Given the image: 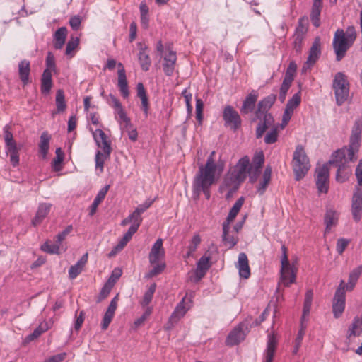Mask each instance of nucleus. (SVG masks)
<instances>
[{"mask_svg": "<svg viewBox=\"0 0 362 362\" xmlns=\"http://www.w3.org/2000/svg\"><path fill=\"white\" fill-rule=\"evenodd\" d=\"M221 173V170L216 168L212 160L206 161L205 165H199L192 182L193 194L197 197L203 192L207 199L210 198V188L214 185Z\"/></svg>", "mask_w": 362, "mask_h": 362, "instance_id": "nucleus-1", "label": "nucleus"}, {"mask_svg": "<svg viewBox=\"0 0 362 362\" xmlns=\"http://www.w3.org/2000/svg\"><path fill=\"white\" fill-rule=\"evenodd\" d=\"M350 151L346 147L337 150L332 154L329 164L337 168L336 180L338 182H345L351 174L350 163L357 160V156L349 155Z\"/></svg>", "mask_w": 362, "mask_h": 362, "instance_id": "nucleus-2", "label": "nucleus"}, {"mask_svg": "<svg viewBox=\"0 0 362 362\" xmlns=\"http://www.w3.org/2000/svg\"><path fill=\"white\" fill-rule=\"evenodd\" d=\"M292 166L296 180L303 178L310 168L309 158L301 145H298L296 147L293 152Z\"/></svg>", "mask_w": 362, "mask_h": 362, "instance_id": "nucleus-3", "label": "nucleus"}, {"mask_svg": "<svg viewBox=\"0 0 362 362\" xmlns=\"http://www.w3.org/2000/svg\"><path fill=\"white\" fill-rule=\"evenodd\" d=\"M282 256L281 258V280L286 286H289L296 280V268L291 264L288 258L287 248L284 244L281 245Z\"/></svg>", "mask_w": 362, "mask_h": 362, "instance_id": "nucleus-4", "label": "nucleus"}, {"mask_svg": "<svg viewBox=\"0 0 362 362\" xmlns=\"http://www.w3.org/2000/svg\"><path fill=\"white\" fill-rule=\"evenodd\" d=\"M333 89L337 104L340 106L347 100L349 93V83L342 72L336 74L333 81Z\"/></svg>", "mask_w": 362, "mask_h": 362, "instance_id": "nucleus-5", "label": "nucleus"}, {"mask_svg": "<svg viewBox=\"0 0 362 362\" xmlns=\"http://www.w3.org/2000/svg\"><path fill=\"white\" fill-rule=\"evenodd\" d=\"M9 125L4 127V137L6 144V153L10 156V161L13 166L16 167L19 164V150L20 147L17 146L13 139V134L10 130Z\"/></svg>", "mask_w": 362, "mask_h": 362, "instance_id": "nucleus-6", "label": "nucleus"}, {"mask_svg": "<svg viewBox=\"0 0 362 362\" xmlns=\"http://www.w3.org/2000/svg\"><path fill=\"white\" fill-rule=\"evenodd\" d=\"M332 45L336 54V59L339 62L345 56L346 51L351 47L353 42H349L346 38L345 33L343 30L338 29L335 32Z\"/></svg>", "mask_w": 362, "mask_h": 362, "instance_id": "nucleus-7", "label": "nucleus"}, {"mask_svg": "<svg viewBox=\"0 0 362 362\" xmlns=\"http://www.w3.org/2000/svg\"><path fill=\"white\" fill-rule=\"evenodd\" d=\"M315 184L320 193H327L329 185V171L327 163L316 168Z\"/></svg>", "mask_w": 362, "mask_h": 362, "instance_id": "nucleus-8", "label": "nucleus"}, {"mask_svg": "<svg viewBox=\"0 0 362 362\" xmlns=\"http://www.w3.org/2000/svg\"><path fill=\"white\" fill-rule=\"evenodd\" d=\"M224 125L236 131L241 126V118L238 112L230 105H227L223 111Z\"/></svg>", "mask_w": 362, "mask_h": 362, "instance_id": "nucleus-9", "label": "nucleus"}, {"mask_svg": "<svg viewBox=\"0 0 362 362\" xmlns=\"http://www.w3.org/2000/svg\"><path fill=\"white\" fill-rule=\"evenodd\" d=\"M192 299L187 298L185 296L182 300L177 305L174 311L171 314L168 323V328L170 329L173 327L175 323H177L180 318H182L187 310L190 308Z\"/></svg>", "mask_w": 362, "mask_h": 362, "instance_id": "nucleus-10", "label": "nucleus"}, {"mask_svg": "<svg viewBox=\"0 0 362 362\" xmlns=\"http://www.w3.org/2000/svg\"><path fill=\"white\" fill-rule=\"evenodd\" d=\"M343 285L344 280H341L333 298L332 311L334 316L336 318H338L341 315L345 308L346 295L343 291Z\"/></svg>", "mask_w": 362, "mask_h": 362, "instance_id": "nucleus-11", "label": "nucleus"}, {"mask_svg": "<svg viewBox=\"0 0 362 362\" xmlns=\"http://www.w3.org/2000/svg\"><path fill=\"white\" fill-rule=\"evenodd\" d=\"M210 257L202 256L197 263V268L190 273L189 280L194 283H198L206 274V272L211 267L209 262Z\"/></svg>", "mask_w": 362, "mask_h": 362, "instance_id": "nucleus-12", "label": "nucleus"}, {"mask_svg": "<svg viewBox=\"0 0 362 362\" xmlns=\"http://www.w3.org/2000/svg\"><path fill=\"white\" fill-rule=\"evenodd\" d=\"M305 20L300 18L298 20V24L295 30L293 35V49L296 53H300L302 49L303 42L305 37L308 28L305 25Z\"/></svg>", "mask_w": 362, "mask_h": 362, "instance_id": "nucleus-13", "label": "nucleus"}, {"mask_svg": "<svg viewBox=\"0 0 362 362\" xmlns=\"http://www.w3.org/2000/svg\"><path fill=\"white\" fill-rule=\"evenodd\" d=\"M93 136L98 148H101L103 152L110 155L112 151L111 147V141L109 140L105 133L100 129L93 132Z\"/></svg>", "mask_w": 362, "mask_h": 362, "instance_id": "nucleus-14", "label": "nucleus"}, {"mask_svg": "<svg viewBox=\"0 0 362 362\" xmlns=\"http://www.w3.org/2000/svg\"><path fill=\"white\" fill-rule=\"evenodd\" d=\"M362 211V189L356 188L355 190L351 204V213L353 218L358 222L361 218Z\"/></svg>", "mask_w": 362, "mask_h": 362, "instance_id": "nucleus-15", "label": "nucleus"}, {"mask_svg": "<svg viewBox=\"0 0 362 362\" xmlns=\"http://www.w3.org/2000/svg\"><path fill=\"white\" fill-rule=\"evenodd\" d=\"M249 168L250 158L245 156L238 160L231 172L236 176V180L242 182L246 178Z\"/></svg>", "mask_w": 362, "mask_h": 362, "instance_id": "nucleus-16", "label": "nucleus"}, {"mask_svg": "<svg viewBox=\"0 0 362 362\" xmlns=\"http://www.w3.org/2000/svg\"><path fill=\"white\" fill-rule=\"evenodd\" d=\"M165 257V250L163 247V240L159 238L153 245L148 255L149 263L153 265L158 262H163Z\"/></svg>", "mask_w": 362, "mask_h": 362, "instance_id": "nucleus-17", "label": "nucleus"}, {"mask_svg": "<svg viewBox=\"0 0 362 362\" xmlns=\"http://www.w3.org/2000/svg\"><path fill=\"white\" fill-rule=\"evenodd\" d=\"M246 337V334L243 329L241 325L236 326L234 329H233L226 339V345L228 346H233L240 344L242 341L245 339Z\"/></svg>", "mask_w": 362, "mask_h": 362, "instance_id": "nucleus-18", "label": "nucleus"}, {"mask_svg": "<svg viewBox=\"0 0 362 362\" xmlns=\"http://www.w3.org/2000/svg\"><path fill=\"white\" fill-rule=\"evenodd\" d=\"M119 299V294H117L111 300L106 312L104 314L103 321L101 323V329L106 330L109 327L112 318L115 316V310L117 308V302Z\"/></svg>", "mask_w": 362, "mask_h": 362, "instance_id": "nucleus-19", "label": "nucleus"}, {"mask_svg": "<svg viewBox=\"0 0 362 362\" xmlns=\"http://www.w3.org/2000/svg\"><path fill=\"white\" fill-rule=\"evenodd\" d=\"M276 100V95L270 94L260 100L257 104V109L256 111V117L259 119L262 118V115L269 114L268 111L272 107L275 100Z\"/></svg>", "mask_w": 362, "mask_h": 362, "instance_id": "nucleus-20", "label": "nucleus"}, {"mask_svg": "<svg viewBox=\"0 0 362 362\" xmlns=\"http://www.w3.org/2000/svg\"><path fill=\"white\" fill-rule=\"evenodd\" d=\"M138 46L139 47L138 53L139 62L141 69L144 71H147L149 70L151 65V60L148 52V47L141 42H139Z\"/></svg>", "mask_w": 362, "mask_h": 362, "instance_id": "nucleus-21", "label": "nucleus"}, {"mask_svg": "<svg viewBox=\"0 0 362 362\" xmlns=\"http://www.w3.org/2000/svg\"><path fill=\"white\" fill-rule=\"evenodd\" d=\"M321 54V40L320 37H316L310 49L306 64L308 66L313 65L319 59Z\"/></svg>", "mask_w": 362, "mask_h": 362, "instance_id": "nucleus-22", "label": "nucleus"}, {"mask_svg": "<svg viewBox=\"0 0 362 362\" xmlns=\"http://www.w3.org/2000/svg\"><path fill=\"white\" fill-rule=\"evenodd\" d=\"M237 268L239 275L241 278L248 279L250 276V269L249 267L248 258L245 252H240L238 255Z\"/></svg>", "mask_w": 362, "mask_h": 362, "instance_id": "nucleus-23", "label": "nucleus"}, {"mask_svg": "<svg viewBox=\"0 0 362 362\" xmlns=\"http://www.w3.org/2000/svg\"><path fill=\"white\" fill-rule=\"evenodd\" d=\"M118 87L121 92L122 95L127 98L129 97V91L128 88V84L127 81V76L124 68L122 63H118Z\"/></svg>", "mask_w": 362, "mask_h": 362, "instance_id": "nucleus-24", "label": "nucleus"}, {"mask_svg": "<svg viewBox=\"0 0 362 362\" xmlns=\"http://www.w3.org/2000/svg\"><path fill=\"white\" fill-rule=\"evenodd\" d=\"M52 206V205L50 203H40L39 204L36 214L34 218L32 220V224L34 226H36L42 223V221L49 213Z\"/></svg>", "mask_w": 362, "mask_h": 362, "instance_id": "nucleus-25", "label": "nucleus"}, {"mask_svg": "<svg viewBox=\"0 0 362 362\" xmlns=\"http://www.w3.org/2000/svg\"><path fill=\"white\" fill-rule=\"evenodd\" d=\"M19 78L23 86L28 85L30 81V63L28 60H21L18 65Z\"/></svg>", "mask_w": 362, "mask_h": 362, "instance_id": "nucleus-26", "label": "nucleus"}, {"mask_svg": "<svg viewBox=\"0 0 362 362\" xmlns=\"http://www.w3.org/2000/svg\"><path fill=\"white\" fill-rule=\"evenodd\" d=\"M261 121L258 124L256 129V136L257 139L261 138L265 131L274 124V118L271 114H265L262 115Z\"/></svg>", "mask_w": 362, "mask_h": 362, "instance_id": "nucleus-27", "label": "nucleus"}, {"mask_svg": "<svg viewBox=\"0 0 362 362\" xmlns=\"http://www.w3.org/2000/svg\"><path fill=\"white\" fill-rule=\"evenodd\" d=\"M257 98L258 94L255 90H252L250 94H248L243 101V105L240 108L241 113L246 115L252 112L255 109Z\"/></svg>", "mask_w": 362, "mask_h": 362, "instance_id": "nucleus-28", "label": "nucleus"}, {"mask_svg": "<svg viewBox=\"0 0 362 362\" xmlns=\"http://www.w3.org/2000/svg\"><path fill=\"white\" fill-rule=\"evenodd\" d=\"M276 345H277V339L276 338V336L274 334H269L267 349L265 350L264 354V362H272L273 361V358H274V353L276 351Z\"/></svg>", "mask_w": 362, "mask_h": 362, "instance_id": "nucleus-29", "label": "nucleus"}, {"mask_svg": "<svg viewBox=\"0 0 362 362\" xmlns=\"http://www.w3.org/2000/svg\"><path fill=\"white\" fill-rule=\"evenodd\" d=\"M177 60L175 52L170 51L168 54L164 57L163 71L167 76H171L173 74L175 64Z\"/></svg>", "mask_w": 362, "mask_h": 362, "instance_id": "nucleus-30", "label": "nucleus"}, {"mask_svg": "<svg viewBox=\"0 0 362 362\" xmlns=\"http://www.w3.org/2000/svg\"><path fill=\"white\" fill-rule=\"evenodd\" d=\"M88 260V253L84 254L81 259L74 264L72 265L69 270V277L71 279H74L82 272L86 263Z\"/></svg>", "mask_w": 362, "mask_h": 362, "instance_id": "nucleus-31", "label": "nucleus"}, {"mask_svg": "<svg viewBox=\"0 0 362 362\" xmlns=\"http://www.w3.org/2000/svg\"><path fill=\"white\" fill-rule=\"evenodd\" d=\"M222 227H223V235H222L223 242L226 246L228 247V248L230 249V248L233 247L237 244V243L238 241V238L237 235L234 236V235L230 234V227L229 225L223 224Z\"/></svg>", "mask_w": 362, "mask_h": 362, "instance_id": "nucleus-32", "label": "nucleus"}, {"mask_svg": "<svg viewBox=\"0 0 362 362\" xmlns=\"http://www.w3.org/2000/svg\"><path fill=\"white\" fill-rule=\"evenodd\" d=\"M137 96L141 101V109L146 116L148 115L149 109L148 98L146 90L142 83H139L136 86Z\"/></svg>", "mask_w": 362, "mask_h": 362, "instance_id": "nucleus-33", "label": "nucleus"}, {"mask_svg": "<svg viewBox=\"0 0 362 362\" xmlns=\"http://www.w3.org/2000/svg\"><path fill=\"white\" fill-rule=\"evenodd\" d=\"M67 36V29L66 27H61L57 29L54 34V47L57 49L63 47Z\"/></svg>", "mask_w": 362, "mask_h": 362, "instance_id": "nucleus-34", "label": "nucleus"}, {"mask_svg": "<svg viewBox=\"0 0 362 362\" xmlns=\"http://www.w3.org/2000/svg\"><path fill=\"white\" fill-rule=\"evenodd\" d=\"M52 87V79L51 71L48 69L44 70L41 78V92L43 94L49 93Z\"/></svg>", "mask_w": 362, "mask_h": 362, "instance_id": "nucleus-35", "label": "nucleus"}, {"mask_svg": "<svg viewBox=\"0 0 362 362\" xmlns=\"http://www.w3.org/2000/svg\"><path fill=\"white\" fill-rule=\"evenodd\" d=\"M337 213L332 209H327L324 218V222L326 226L325 233H329L331 228L337 225Z\"/></svg>", "mask_w": 362, "mask_h": 362, "instance_id": "nucleus-36", "label": "nucleus"}, {"mask_svg": "<svg viewBox=\"0 0 362 362\" xmlns=\"http://www.w3.org/2000/svg\"><path fill=\"white\" fill-rule=\"evenodd\" d=\"M313 296V293L311 290H308L306 291L305 295L303 308V315L301 317L300 325H302V322H303L305 324V321L306 320V318L310 315V309H311V306H312Z\"/></svg>", "mask_w": 362, "mask_h": 362, "instance_id": "nucleus-37", "label": "nucleus"}, {"mask_svg": "<svg viewBox=\"0 0 362 362\" xmlns=\"http://www.w3.org/2000/svg\"><path fill=\"white\" fill-rule=\"evenodd\" d=\"M244 203V198L240 197L233 204V207L230 209L228 215L225 221H223V224L229 225L235 218L236 217L237 214L240 211L243 204Z\"/></svg>", "mask_w": 362, "mask_h": 362, "instance_id": "nucleus-38", "label": "nucleus"}, {"mask_svg": "<svg viewBox=\"0 0 362 362\" xmlns=\"http://www.w3.org/2000/svg\"><path fill=\"white\" fill-rule=\"evenodd\" d=\"M110 188V185H105L103 187L97 194L95 198L94 199L93 203L90 207V215L93 216L100 202L105 199L108 190Z\"/></svg>", "mask_w": 362, "mask_h": 362, "instance_id": "nucleus-39", "label": "nucleus"}, {"mask_svg": "<svg viewBox=\"0 0 362 362\" xmlns=\"http://www.w3.org/2000/svg\"><path fill=\"white\" fill-rule=\"evenodd\" d=\"M50 139L51 137L47 132H42L40 136L39 144V152L43 159L45 158L47 156L49 148Z\"/></svg>", "mask_w": 362, "mask_h": 362, "instance_id": "nucleus-40", "label": "nucleus"}, {"mask_svg": "<svg viewBox=\"0 0 362 362\" xmlns=\"http://www.w3.org/2000/svg\"><path fill=\"white\" fill-rule=\"evenodd\" d=\"M301 101L300 90L295 93L291 99L288 100L284 112L293 115L294 110L300 105Z\"/></svg>", "mask_w": 362, "mask_h": 362, "instance_id": "nucleus-41", "label": "nucleus"}, {"mask_svg": "<svg viewBox=\"0 0 362 362\" xmlns=\"http://www.w3.org/2000/svg\"><path fill=\"white\" fill-rule=\"evenodd\" d=\"M362 332V320L358 317L354 318L352 324L349 326L347 338L351 339L352 336H359Z\"/></svg>", "mask_w": 362, "mask_h": 362, "instance_id": "nucleus-42", "label": "nucleus"}, {"mask_svg": "<svg viewBox=\"0 0 362 362\" xmlns=\"http://www.w3.org/2000/svg\"><path fill=\"white\" fill-rule=\"evenodd\" d=\"M272 169L269 167L265 168L262 180L260 181L259 185L257 187V192L262 195L264 193L269 182L271 180Z\"/></svg>", "mask_w": 362, "mask_h": 362, "instance_id": "nucleus-43", "label": "nucleus"}, {"mask_svg": "<svg viewBox=\"0 0 362 362\" xmlns=\"http://www.w3.org/2000/svg\"><path fill=\"white\" fill-rule=\"evenodd\" d=\"M361 141V134L358 133H351L350 136V143L349 146H346V149L350 151L349 155L356 156L358 151Z\"/></svg>", "mask_w": 362, "mask_h": 362, "instance_id": "nucleus-44", "label": "nucleus"}, {"mask_svg": "<svg viewBox=\"0 0 362 362\" xmlns=\"http://www.w3.org/2000/svg\"><path fill=\"white\" fill-rule=\"evenodd\" d=\"M201 237L199 234H194L189 241V245L187 247V252L185 255V258H189L197 250L198 246L201 243Z\"/></svg>", "mask_w": 362, "mask_h": 362, "instance_id": "nucleus-45", "label": "nucleus"}, {"mask_svg": "<svg viewBox=\"0 0 362 362\" xmlns=\"http://www.w3.org/2000/svg\"><path fill=\"white\" fill-rule=\"evenodd\" d=\"M56 110L57 113L63 112L66 109V103L63 90L59 89L56 93Z\"/></svg>", "mask_w": 362, "mask_h": 362, "instance_id": "nucleus-46", "label": "nucleus"}, {"mask_svg": "<svg viewBox=\"0 0 362 362\" xmlns=\"http://www.w3.org/2000/svg\"><path fill=\"white\" fill-rule=\"evenodd\" d=\"M153 268L145 274L146 279H152L161 274L166 267V264L164 262H158L153 265H151Z\"/></svg>", "mask_w": 362, "mask_h": 362, "instance_id": "nucleus-47", "label": "nucleus"}, {"mask_svg": "<svg viewBox=\"0 0 362 362\" xmlns=\"http://www.w3.org/2000/svg\"><path fill=\"white\" fill-rule=\"evenodd\" d=\"M322 6L317 5H312L311 12H310V19L313 25L318 28L320 25V13L322 11Z\"/></svg>", "mask_w": 362, "mask_h": 362, "instance_id": "nucleus-48", "label": "nucleus"}, {"mask_svg": "<svg viewBox=\"0 0 362 362\" xmlns=\"http://www.w3.org/2000/svg\"><path fill=\"white\" fill-rule=\"evenodd\" d=\"M110 155H107L106 153L103 152L100 150L96 151L95 162V168L96 169H100V172L103 171V167L105 161L109 159Z\"/></svg>", "mask_w": 362, "mask_h": 362, "instance_id": "nucleus-49", "label": "nucleus"}, {"mask_svg": "<svg viewBox=\"0 0 362 362\" xmlns=\"http://www.w3.org/2000/svg\"><path fill=\"white\" fill-rule=\"evenodd\" d=\"M297 70V65L294 62H291L287 67L283 81L291 83L294 79Z\"/></svg>", "mask_w": 362, "mask_h": 362, "instance_id": "nucleus-50", "label": "nucleus"}, {"mask_svg": "<svg viewBox=\"0 0 362 362\" xmlns=\"http://www.w3.org/2000/svg\"><path fill=\"white\" fill-rule=\"evenodd\" d=\"M305 329L306 325L302 322V325H300V329H299L298 335L295 339V346L293 351V353L294 354H296L298 351V349L301 345L305 334Z\"/></svg>", "mask_w": 362, "mask_h": 362, "instance_id": "nucleus-51", "label": "nucleus"}, {"mask_svg": "<svg viewBox=\"0 0 362 362\" xmlns=\"http://www.w3.org/2000/svg\"><path fill=\"white\" fill-rule=\"evenodd\" d=\"M279 126H273L272 129L266 134L264 142L267 144H272L277 141Z\"/></svg>", "mask_w": 362, "mask_h": 362, "instance_id": "nucleus-52", "label": "nucleus"}, {"mask_svg": "<svg viewBox=\"0 0 362 362\" xmlns=\"http://www.w3.org/2000/svg\"><path fill=\"white\" fill-rule=\"evenodd\" d=\"M264 161V156L262 152L258 153L255 155L252 159V165H250V168L252 170H260Z\"/></svg>", "mask_w": 362, "mask_h": 362, "instance_id": "nucleus-53", "label": "nucleus"}, {"mask_svg": "<svg viewBox=\"0 0 362 362\" xmlns=\"http://www.w3.org/2000/svg\"><path fill=\"white\" fill-rule=\"evenodd\" d=\"M240 183L241 182L236 180V176L231 171L226 176L223 180L225 186L232 188H237Z\"/></svg>", "mask_w": 362, "mask_h": 362, "instance_id": "nucleus-54", "label": "nucleus"}, {"mask_svg": "<svg viewBox=\"0 0 362 362\" xmlns=\"http://www.w3.org/2000/svg\"><path fill=\"white\" fill-rule=\"evenodd\" d=\"M59 245L57 242L54 244H49L48 242H45L42 246L41 250L49 254H59L60 248Z\"/></svg>", "mask_w": 362, "mask_h": 362, "instance_id": "nucleus-55", "label": "nucleus"}, {"mask_svg": "<svg viewBox=\"0 0 362 362\" xmlns=\"http://www.w3.org/2000/svg\"><path fill=\"white\" fill-rule=\"evenodd\" d=\"M48 329L47 324L45 322V324H40L32 334L27 337V339L28 341H33L37 338H38L43 332Z\"/></svg>", "mask_w": 362, "mask_h": 362, "instance_id": "nucleus-56", "label": "nucleus"}, {"mask_svg": "<svg viewBox=\"0 0 362 362\" xmlns=\"http://www.w3.org/2000/svg\"><path fill=\"white\" fill-rule=\"evenodd\" d=\"M138 230L134 226H130L127 232L124 235L119 243V247H125L127 243L132 239L133 235Z\"/></svg>", "mask_w": 362, "mask_h": 362, "instance_id": "nucleus-57", "label": "nucleus"}, {"mask_svg": "<svg viewBox=\"0 0 362 362\" xmlns=\"http://www.w3.org/2000/svg\"><path fill=\"white\" fill-rule=\"evenodd\" d=\"M79 43V40L78 37H71L70 40H69L66 47L65 54L67 56L73 57V51L77 47Z\"/></svg>", "mask_w": 362, "mask_h": 362, "instance_id": "nucleus-58", "label": "nucleus"}, {"mask_svg": "<svg viewBox=\"0 0 362 362\" xmlns=\"http://www.w3.org/2000/svg\"><path fill=\"white\" fill-rule=\"evenodd\" d=\"M291 86V83L283 81L282 84L280 88L279 100L281 103H284L286 100L287 93Z\"/></svg>", "mask_w": 362, "mask_h": 362, "instance_id": "nucleus-59", "label": "nucleus"}, {"mask_svg": "<svg viewBox=\"0 0 362 362\" xmlns=\"http://www.w3.org/2000/svg\"><path fill=\"white\" fill-rule=\"evenodd\" d=\"M129 216L132 223V226L139 228L143 220L141 215L134 211Z\"/></svg>", "mask_w": 362, "mask_h": 362, "instance_id": "nucleus-60", "label": "nucleus"}, {"mask_svg": "<svg viewBox=\"0 0 362 362\" xmlns=\"http://www.w3.org/2000/svg\"><path fill=\"white\" fill-rule=\"evenodd\" d=\"M113 286H114L112 284L106 281V283L104 284L103 287L100 291L98 301L100 302L102 300L105 299L109 295Z\"/></svg>", "mask_w": 362, "mask_h": 362, "instance_id": "nucleus-61", "label": "nucleus"}, {"mask_svg": "<svg viewBox=\"0 0 362 362\" xmlns=\"http://www.w3.org/2000/svg\"><path fill=\"white\" fill-rule=\"evenodd\" d=\"M117 113L119 117V119L124 123V128H132V123L130 121V119L127 117L125 111L124 110L123 107H121L116 110Z\"/></svg>", "mask_w": 362, "mask_h": 362, "instance_id": "nucleus-62", "label": "nucleus"}, {"mask_svg": "<svg viewBox=\"0 0 362 362\" xmlns=\"http://www.w3.org/2000/svg\"><path fill=\"white\" fill-rule=\"evenodd\" d=\"M73 226L71 225H69L63 231L59 233L55 237V242H57L59 245L66 238V237L72 231Z\"/></svg>", "mask_w": 362, "mask_h": 362, "instance_id": "nucleus-63", "label": "nucleus"}, {"mask_svg": "<svg viewBox=\"0 0 362 362\" xmlns=\"http://www.w3.org/2000/svg\"><path fill=\"white\" fill-rule=\"evenodd\" d=\"M362 274V264L353 269L349 274V279L356 284L358 278Z\"/></svg>", "mask_w": 362, "mask_h": 362, "instance_id": "nucleus-64", "label": "nucleus"}]
</instances>
